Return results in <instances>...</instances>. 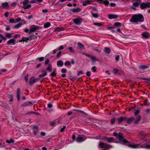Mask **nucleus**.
I'll list each match as a JSON object with an SVG mask.
<instances>
[{
  "mask_svg": "<svg viewBox=\"0 0 150 150\" xmlns=\"http://www.w3.org/2000/svg\"><path fill=\"white\" fill-rule=\"evenodd\" d=\"M148 67L147 66L145 65H140L139 67L140 69L144 70L148 68Z\"/></svg>",
  "mask_w": 150,
  "mask_h": 150,
  "instance_id": "nucleus-32",
  "label": "nucleus"
},
{
  "mask_svg": "<svg viewBox=\"0 0 150 150\" xmlns=\"http://www.w3.org/2000/svg\"><path fill=\"white\" fill-rule=\"evenodd\" d=\"M71 12L76 13L80 12L81 9L79 8H71L70 10Z\"/></svg>",
  "mask_w": 150,
  "mask_h": 150,
  "instance_id": "nucleus-16",
  "label": "nucleus"
},
{
  "mask_svg": "<svg viewBox=\"0 0 150 150\" xmlns=\"http://www.w3.org/2000/svg\"><path fill=\"white\" fill-rule=\"evenodd\" d=\"M141 117L140 116L138 117L136 119L135 122V123H137L140 120Z\"/></svg>",
  "mask_w": 150,
  "mask_h": 150,
  "instance_id": "nucleus-47",
  "label": "nucleus"
},
{
  "mask_svg": "<svg viewBox=\"0 0 150 150\" xmlns=\"http://www.w3.org/2000/svg\"><path fill=\"white\" fill-rule=\"evenodd\" d=\"M72 21L76 25H79L82 23L83 21L82 18L79 17L73 19Z\"/></svg>",
  "mask_w": 150,
  "mask_h": 150,
  "instance_id": "nucleus-8",
  "label": "nucleus"
},
{
  "mask_svg": "<svg viewBox=\"0 0 150 150\" xmlns=\"http://www.w3.org/2000/svg\"><path fill=\"white\" fill-rule=\"evenodd\" d=\"M30 33H32L36 30L40 29V27L35 25H32L30 28Z\"/></svg>",
  "mask_w": 150,
  "mask_h": 150,
  "instance_id": "nucleus-10",
  "label": "nucleus"
},
{
  "mask_svg": "<svg viewBox=\"0 0 150 150\" xmlns=\"http://www.w3.org/2000/svg\"><path fill=\"white\" fill-rule=\"evenodd\" d=\"M142 35L143 37L146 38H149L150 37V34L147 32H145L142 33Z\"/></svg>",
  "mask_w": 150,
  "mask_h": 150,
  "instance_id": "nucleus-14",
  "label": "nucleus"
},
{
  "mask_svg": "<svg viewBox=\"0 0 150 150\" xmlns=\"http://www.w3.org/2000/svg\"><path fill=\"white\" fill-rule=\"evenodd\" d=\"M28 74H27L25 77V79L26 82H28Z\"/></svg>",
  "mask_w": 150,
  "mask_h": 150,
  "instance_id": "nucleus-61",
  "label": "nucleus"
},
{
  "mask_svg": "<svg viewBox=\"0 0 150 150\" xmlns=\"http://www.w3.org/2000/svg\"><path fill=\"white\" fill-rule=\"evenodd\" d=\"M113 134L114 136L118 138V140L121 143L124 144H125L127 143L129 144L128 142L124 139L122 133L120 132L118 133L114 132Z\"/></svg>",
  "mask_w": 150,
  "mask_h": 150,
  "instance_id": "nucleus-4",
  "label": "nucleus"
},
{
  "mask_svg": "<svg viewBox=\"0 0 150 150\" xmlns=\"http://www.w3.org/2000/svg\"><path fill=\"white\" fill-rule=\"evenodd\" d=\"M9 22L11 23H16V21L13 18H11L9 20Z\"/></svg>",
  "mask_w": 150,
  "mask_h": 150,
  "instance_id": "nucleus-38",
  "label": "nucleus"
},
{
  "mask_svg": "<svg viewBox=\"0 0 150 150\" xmlns=\"http://www.w3.org/2000/svg\"><path fill=\"white\" fill-rule=\"evenodd\" d=\"M93 2L91 0H86L83 1L82 2V4L83 6H86L87 5L91 4Z\"/></svg>",
  "mask_w": 150,
  "mask_h": 150,
  "instance_id": "nucleus-15",
  "label": "nucleus"
},
{
  "mask_svg": "<svg viewBox=\"0 0 150 150\" xmlns=\"http://www.w3.org/2000/svg\"><path fill=\"white\" fill-rule=\"evenodd\" d=\"M33 133L34 135H36L38 132V127L37 126L34 125L33 128Z\"/></svg>",
  "mask_w": 150,
  "mask_h": 150,
  "instance_id": "nucleus-13",
  "label": "nucleus"
},
{
  "mask_svg": "<svg viewBox=\"0 0 150 150\" xmlns=\"http://www.w3.org/2000/svg\"><path fill=\"white\" fill-rule=\"evenodd\" d=\"M104 3L103 4L105 5H108L109 4V2L108 1H103Z\"/></svg>",
  "mask_w": 150,
  "mask_h": 150,
  "instance_id": "nucleus-57",
  "label": "nucleus"
},
{
  "mask_svg": "<svg viewBox=\"0 0 150 150\" xmlns=\"http://www.w3.org/2000/svg\"><path fill=\"white\" fill-rule=\"evenodd\" d=\"M78 45L80 48H83L84 47V46L82 43L80 42H78Z\"/></svg>",
  "mask_w": 150,
  "mask_h": 150,
  "instance_id": "nucleus-39",
  "label": "nucleus"
},
{
  "mask_svg": "<svg viewBox=\"0 0 150 150\" xmlns=\"http://www.w3.org/2000/svg\"><path fill=\"white\" fill-rule=\"evenodd\" d=\"M57 66L58 67H62L64 65L63 62L61 60L58 61L57 63Z\"/></svg>",
  "mask_w": 150,
  "mask_h": 150,
  "instance_id": "nucleus-20",
  "label": "nucleus"
},
{
  "mask_svg": "<svg viewBox=\"0 0 150 150\" xmlns=\"http://www.w3.org/2000/svg\"><path fill=\"white\" fill-rule=\"evenodd\" d=\"M38 80V79H35L34 77H32L29 80V84L30 86H32Z\"/></svg>",
  "mask_w": 150,
  "mask_h": 150,
  "instance_id": "nucleus-11",
  "label": "nucleus"
},
{
  "mask_svg": "<svg viewBox=\"0 0 150 150\" xmlns=\"http://www.w3.org/2000/svg\"><path fill=\"white\" fill-rule=\"evenodd\" d=\"M21 21L22 23V25L26 24L27 23L25 21L24 19H21Z\"/></svg>",
  "mask_w": 150,
  "mask_h": 150,
  "instance_id": "nucleus-59",
  "label": "nucleus"
},
{
  "mask_svg": "<svg viewBox=\"0 0 150 150\" xmlns=\"http://www.w3.org/2000/svg\"><path fill=\"white\" fill-rule=\"evenodd\" d=\"M22 25V23H19L18 24L16 25H15L14 26V28L16 29H18L21 27Z\"/></svg>",
  "mask_w": 150,
  "mask_h": 150,
  "instance_id": "nucleus-34",
  "label": "nucleus"
},
{
  "mask_svg": "<svg viewBox=\"0 0 150 150\" xmlns=\"http://www.w3.org/2000/svg\"><path fill=\"white\" fill-rule=\"evenodd\" d=\"M118 71V70L117 69H114L112 71V72L114 74L117 73Z\"/></svg>",
  "mask_w": 150,
  "mask_h": 150,
  "instance_id": "nucleus-45",
  "label": "nucleus"
},
{
  "mask_svg": "<svg viewBox=\"0 0 150 150\" xmlns=\"http://www.w3.org/2000/svg\"><path fill=\"white\" fill-rule=\"evenodd\" d=\"M66 127L65 126H63V127L60 130V131L61 132H63L64 130V129L66 128Z\"/></svg>",
  "mask_w": 150,
  "mask_h": 150,
  "instance_id": "nucleus-60",
  "label": "nucleus"
},
{
  "mask_svg": "<svg viewBox=\"0 0 150 150\" xmlns=\"http://www.w3.org/2000/svg\"><path fill=\"white\" fill-rule=\"evenodd\" d=\"M5 143H2L1 140H0V148H2L5 147Z\"/></svg>",
  "mask_w": 150,
  "mask_h": 150,
  "instance_id": "nucleus-36",
  "label": "nucleus"
},
{
  "mask_svg": "<svg viewBox=\"0 0 150 150\" xmlns=\"http://www.w3.org/2000/svg\"><path fill=\"white\" fill-rule=\"evenodd\" d=\"M116 119L115 117H113L110 120L111 124L112 125H113L114 124L115 121Z\"/></svg>",
  "mask_w": 150,
  "mask_h": 150,
  "instance_id": "nucleus-37",
  "label": "nucleus"
},
{
  "mask_svg": "<svg viewBox=\"0 0 150 150\" xmlns=\"http://www.w3.org/2000/svg\"><path fill=\"white\" fill-rule=\"evenodd\" d=\"M0 38L3 40H6V38L4 37L0 33Z\"/></svg>",
  "mask_w": 150,
  "mask_h": 150,
  "instance_id": "nucleus-52",
  "label": "nucleus"
},
{
  "mask_svg": "<svg viewBox=\"0 0 150 150\" xmlns=\"http://www.w3.org/2000/svg\"><path fill=\"white\" fill-rule=\"evenodd\" d=\"M75 111H77V112H81V113H83V114H84V115H86V113L84 111H83L82 110H75Z\"/></svg>",
  "mask_w": 150,
  "mask_h": 150,
  "instance_id": "nucleus-48",
  "label": "nucleus"
},
{
  "mask_svg": "<svg viewBox=\"0 0 150 150\" xmlns=\"http://www.w3.org/2000/svg\"><path fill=\"white\" fill-rule=\"evenodd\" d=\"M6 30L8 31L10 30L11 28L9 26L6 25Z\"/></svg>",
  "mask_w": 150,
  "mask_h": 150,
  "instance_id": "nucleus-58",
  "label": "nucleus"
},
{
  "mask_svg": "<svg viewBox=\"0 0 150 150\" xmlns=\"http://www.w3.org/2000/svg\"><path fill=\"white\" fill-rule=\"evenodd\" d=\"M16 40L14 38H12L9 40L7 42V43L8 45H11L13 44V45L15 44Z\"/></svg>",
  "mask_w": 150,
  "mask_h": 150,
  "instance_id": "nucleus-18",
  "label": "nucleus"
},
{
  "mask_svg": "<svg viewBox=\"0 0 150 150\" xmlns=\"http://www.w3.org/2000/svg\"><path fill=\"white\" fill-rule=\"evenodd\" d=\"M142 135L141 136L140 138L142 140L146 143L143 144L141 142H139L137 144H128V147L133 149H139L141 148H145L146 149H150V136L146 135L144 133H142Z\"/></svg>",
  "mask_w": 150,
  "mask_h": 150,
  "instance_id": "nucleus-1",
  "label": "nucleus"
},
{
  "mask_svg": "<svg viewBox=\"0 0 150 150\" xmlns=\"http://www.w3.org/2000/svg\"><path fill=\"white\" fill-rule=\"evenodd\" d=\"M6 36L8 38H10L11 37V34L10 33H7L6 34Z\"/></svg>",
  "mask_w": 150,
  "mask_h": 150,
  "instance_id": "nucleus-42",
  "label": "nucleus"
},
{
  "mask_svg": "<svg viewBox=\"0 0 150 150\" xmlns=\"http://www.w3.org/2000/svg\"><path fill=\"white\" fill-rule=\"evenodd\" d=\"M20 36V35L19 34H16L13 37L14 38V39H16L17 38H19Z\"/></svg>",
  "mask_w": 150,
  "mask_h": 150,
  "instance_id": "nucleus-62",
  "label": "nucleus"
},
{
  "mask_svg": "<svg viewBox=\"0 0 150 150\" xmlns=\"http://www.w3.org/2000/svg\"><path fill=\"white\" fill-rule=\"evenodd\" d=\"M57 31H63L64 30V28L62 27L57 28L56 29Z\"/></svg>",
  "mask_w": 150,
  "mask_h": 150,
  "instance_id": "nucleus-41",
  "label": "nucleus"
},
{
  "mask_svg": "<svg viewBox=\"0 0 150 150\" xmlns=\"http://www.w3.org/2000/svg\"><path fill=\"white\" fill-rule=\"evenodd\" d=\"M91 69L94 72H96V67L95 66L93 67H92Z\"/></svg>",
  "mask_w": 150,
  "mask_h": 150,
  "instance_id": "nucleus-64",
  "label": "nucleus"
},
{
  "mask_svg": "<svg viewBox=\"0 0 150 150\" xmlns=\"http://www.w3.org/2000/svg\"><path fill=\"white\" fill-rule=\"evenodd\" d=\"M134 118L132 117L129 118V119L127 118V120L125 121H127V123L130 124L134 120Z\"/></svg>",
  "mask_w": 150,
  "mask_h": 150,
  "instance_id": "nucleus-26",
  "label": "nucleus"
},
{
  "mask_svg": "<svg viewBox=\"0 0 150 150\" xmlns=\"http://www.w3.org/2000/svg\"><path fill=\"white\" fill-rule=\"evenodd\" d=\"M110 49L108 47H105L104 48V52L108 54L110 53Z\"/></svg>",
  "mask_w": 150,
  "mask_h": 150,
  "instance_id": "nucleus-23",
  "label": "nucleus"
},
{
  "mask_svg": "<svg viewBox=\"0 0 150 150\" xmlns=\"http://www.w3.org/2000/svg\"><path fill=\"white\" fill-rule=\"evenodd\" d=\"M71 64V63L69 61H66L64 63V65L65 66H69Z\"/></svg>",
  "mask_w": 150,
  "mask_h": 150,
  "instance_id": "nucleus-44",
  "label": "nucleus"
},
{
  "mask_svg": "<svg viewBox=\"0 0 150 150\" xmlns=\"http://www.w3.org/2000/svg\"><path fill=\"white\" fill-rule=\"evenodd\" d=\"M140 8L142 9H144L150 7V3L147 2L146 3H142L140 4Z\"/></svg>",
  "mask_w": 150,
  "mask_h": 150,
  "instance_id": "nucleus-9",
  "label": "nucleus"
},
{
  "mask_svg": "<svg viewBox=\"0 0 150 150\" xmlns=\"http://www.w3.org/2000/svg\"><path fill=\"white\" fill-rule=\"evenodd\" d=\"M69 49L71 53H74V50L72 47H69Z\"/></svg>",
  "mask_w": 150,
  "mask_h": 150,
  "instance_id": "nucleus-49",
  "label": "nucleus"
},
{
  "mask_svg": "<svg viewBox=\"0 0 150 150\" xmlns=\"http://www.w3.org/2000/svg\"><path fill=\"white\" fill-rule=\"evenodd\" d=\"M29 105V103L28 102H25L22 104H21V107H25L27 106L28 105Z\"/></svg>",
  "mask_w": 150,
  "mask_h": 150,
  "instance_id": "nucleus-35",
  "label": "nucleus"
},
{
  "mask_svg": "<svg viewBox=\"0 0 150 150\" xmlns=\"http://www.w3.org/2000/svg\"><path fill=\"white\" fill-rule=\"evenodd\" d=\"M144 18L142 14L139 13L135 14L132 16L130 19L129 21L133 23L137 24L144 21Z\"/></svg>",
  "mask_w": 150,
  "mask_h": 150,
  "instance_id": "nucleus-2",
  "label": "nucleus"
},
{
  "mask_svg": "<svg viewBox=\"0 0 150 150\" xmlns=\"http://www.w3.org/2000/svg\"><path fill=\"white\" fill-rule=\"evenodd\" d=\"M83 54H84V55L86 56H87L89 58H91V57L93 56L91 54H88L87 53H83Z\"/></svg>",
  "mask_w": 150,
  "mask_h": 150,
  "instance_id": "nucleus-50",
  "label": "nucleus"
},
{
  "mask_svg": "<svg viewBox=\"0 0 150 150\" xmlns=\"http://www.w3.org/2000/svg\"><path fill=\"white\" fill-rule=\"evenodd\" d=\"M127 120V118L125 117H122L117 119V120L119 124H121L122 122L125 121Z\"/></svg>",
  "mask_w": 150,
  "mask_h": 150,
  "instance_id": "nucleus-12",
  "label": "nucleus"
},
{
  "mask_svg": "<svg viewBox=\"0 0 150 150\" xmlns=\"http://www.w3.org/2000/svg\"><path fill=\"white\" fill-rule=\"evenodd\" d=\"M6 142L8 144H13L14 143V140L12 139H11L10 140H7L6 141Z\"/></svg>",
  "mask_w": 150,
  "mask_h": 150,
  "instance_id": "nucleus-29",
  "label": "nucleus"
},
{
  "mask_svg": "<svg viewBox=\"0 0 150 150\" xmlns=\"http://www.w3.org/2000/svg\"><path fill=\"white\" fill-rule=\"evenodd\" d=\"M8 6V2H4L1 4V6L3 8H5Z\"/></svg>",
  "mask_w": 150,
  "mask_h": 150,
  "instance_id": "nucleus-31",
  "label": "nucleus"
},
{
  "mask_svg": "<svg viewBox=\"0 0 150 150\" xmlns=\"http://www.w3.org/2000/svg\"><path fill=\"white\" fill-rule=\"evenodd\" d=\"M108 18L110 19H115L118 17V16L117 15L113 14H110L108 16Z\"/></svg>",
  "mask_w": 150,
  "mask_h": 150,
  "instance_id": "nucleus-19",
  "label": "nucleus"
},
{
  "mask_svg": "<svg viewBox=\"0 0 150 150\" xmlns=\"http://www.w3.org/2000/svg\"><path fill=\"white\" fill-rule=\"evenodd\" d=\"M42 0H25L22 3L23 8L25 9H28L31 7L30 3H33L37 2H42Z\"/></svg>",
  "mask_w": 150,
  "mask_h": 150,
  "instance_id": "nucleus-3",
  "label": "nucleus"
},
{
  "mask_svg": "<svg viewBox=\"0 0 150 150\" xmlns=\"http://www.w3.org/2000/svg\"><path fill=\"white\" fill-rule=\"evenodd\" d=\"M41 72L42 73H43L40 74L39 75V77H43L47 75V73L46 71V70H45V69L42 70L41 71Z\"/></svg>",
  "mask_w": 150,
  "mask_h": 150,
  "instance_id": "nucleus-21",
  "label": "nucleus"
},
{
  "mask_svg": "<svg viewBox=\"0 0 150 150\" xmlns=\"http://www.w3.org/2000/svg\"><path fill=\"white\" fill-rule=\"evenodd\" d=\"M91 59H92V61L93 62H95L96 61H98L99 59H97L96 57L94 56H92L91 57Z\"/></svg>",
  "mask_w": 150,
  "mask_h": 150,
  "instance_id": "nucleus-33",
  "label": "nucleus"
},
{
  "mask_svg": "<svg viewBox=\"0 0 150 150\" xmlns=\"http://www.w3.org/2000/svg\"><path fill=\"white\" fill-rule=\"evenodd\" d=\"M91 75V72L90 71H88L86 72V75L88 76H90Z\"/></svg>",
  "mask_w": 150,
  "mask_h": 150,
  "instance_id": "nucleus-53",
  "label": "nucleus"
},
{
  "mask_svg": "<svg viewBox=\"0 0 150 150\" xmlns=\"http://www.w3.org/2000/svg\"><path fill=\"white\" fill-rule=\"evenodd\" d=\"M50 124L52 126H54L55 125H57L56 120L53 121H51L50 122Z\"/></svg>",
  "mask_w": 150,
  "mask_h": 150,
  "instance_id": "nucleus-27",
  "label": "nucleus"
},
{
  "mask_svg": "<svg viewBox=\"0 0 150 150\" xmlns=\"http://www.w3.org/2000/svg\"><path fill=\"white\" fill-rule=\"evenodd\" d=\"M21 92V89L20 88H18L17 91L16 95L17 97V100L19 101L20 100V94Z\"/></svg>",
  "mask_w": 150,
  "mask_h": 150,
  "instance_id": "nucleus-17",
  "label": "nucleus"
},
{
  "mask_svg": "<svg viewBox=\"0 0 150 150\" xmlns=\"http://www.w3.org/2000/svg\"><path fill=\"white\" fill-rule=\"evenodd\" d=\"M99 147L100 148H106L110 149L112 147V146L110 145H108L106 144L103 142L99 143Z\"/></svg>",
  "mask_w": 150,
  "mask_h": 150,
  "instance_id": "nucleus-7",
  "label": "nucleus"
},
{
  "mask_svg": "<svg viewBox=\"0 0 150 150\" xmlns=\"http://www.w3.org/2000/svg\"><path fill=\"white\" fill-rule=\"evenodd\" d=\"M55 70H54L50 74V75L52 76H56V73H55Z\"/></svg>",
  "mask_w": 150,
  "mask_h": 150,
  "instance_id": "nucleus-46",
  "label": "nucleus"
},
{
  "mask_svg": "<svg viewBox=\"0 0 150 150\" xmlns=\"http://www.w3.org/2000/svg\"><path fill=\"white\" fill-rule=\"evenodd\" d=\"M52 65L51 64H49L48 65V67L45 69V70H46V71H47L49 72H51L52 71Z\"/></svg>",
  "mask_w": 150,
  "mask_h": 150,
  "instance_id": "nucleus-22",
  "label": "nucleus"
},
{
  "mask_svg": "<svg viewBox=\"0 0 150 150\" xmlns=\"http://www.w3.org/2000/svg\"><path fill=\"white\" fill-rule=\"evenodd\" d=\"M21 18H17L16 20V23H17L20 21H21Z\"/></svg>",
  "mask_w": 150,
  "mask_h": 150,
  "instance_id": "nucleus-54",
  "label": "nucleus"
},
{
  "mask_svg": "<svg viewBox=\"0 0 150 150\" xmlns=\"http://www.w3.org/2000/svg\"><path fill=\"white\" fill-rule=\"evenodd\" d=\"M61 52L59 51L57 54V57L58 58L61 57Z\"/></svg>",
  "mask_w": 150,
  "mask_h": 150,
  "instance_id": "nucleus-55",
  "label": "nucleus"
},
{
  "mask_svg": "<svg viewBox=\"0 0 150 150\" xmlns=\"http://www.w3.org/2000/svg\"><path fill=\"white\" fill-rule=\"evenodd\" d=\"M114 25H115L116 26H121L122 25V24L119 22H116L114 23Z\"/></svg>",
  "mask_w": 150,
  "mask_h": 150,
  "instance_id": "nucleus-43",
  "label": "nucleus"
},
{
  "mask_svg": "<svg viewBox=\"0 0 150 150\" xmlns=\"http://www.w3.org/2000/svg\"><path fill=\"white\" fill-rule=\"evenodd\" d=\"M83 54H84V55L86 56H87L89 58H91V57L93 56L91 54H88L87 53H83Z\"/></svg>",
  "mask_w": 150,
  "mask_h": 150,
  "instance_id": "nucleus-51",
  "label": "nucleus"
},
{
  "mask_svg": "<svg viewBox=\"0 0 150 150\" xmlns=\"http://www.w3.org/2000/svg\"><path fill=\"white\" fill-rule=\"evenodd\" d=\"M86 137L84 135H79L76 138V141L78 142H81L86 140Z\"/></svg>",
  "mask_w": 150,
  "mask_h": 150,
  "instance_id": "nucleus-6",
  "label": "nucleus"
},
{
  "mask_svg": "<svg viewBox=\"0 0 150 150\" xmlns=\"http://www.w3.org/2000/svg\"><path fill=\"white\" fill-rule=\"evenodd\" d=\"M139 4L138 2L134 3L133 4L132 8L134 10H135L136 9V7H137L139 6Z\"/></svg>",
  "mask_w": 150,
  "mask_h": 150,
  "instance_id": "nucleus-25",
  "label": "nucleus"
},
{
  "mask_svg": "<svg viewBox=\"0 0 150 150\" xmlns=\"http://www.w3.org/2000/svg\"><path fill=\"white\" fill-rule=\"evenodd\" d=\"M37 59H39L40 61L41 62L44 59V58L43 57H42L37 58Z\"/></svg>",
  "mask_w": 150,
  "mask_h": 150,
  "instance_id": "nucleus-63",
  "label": "nucleus"
},
{
  "mask_svg": "<svg viewBox=\"0 0 150 150\" xmlns=\"http://www.w3.org/2000/svg\"><path fill=\"white\" fill-rule=\"evenodd\" d=\"M92 16L94 18H96L98 17L99 14L98 13H94L92 11L91 12Z\"/></svg>",
  "mask_w": 150,
  "mask_h": 150,
  "instance_id": "nucleus-28",
  "label": "nucleus"
},
{
  "mask_svg": "<svg viewBox=\"0 0 150 150\" xmlns=\"http://www.w3.org/2000/svg\"><path fill=\"white\" fill-rule=\"evenodd\" d=\"M24 31H25V32L26 33H28V34H31V33H30V28H29V29H28V28H26L24 30Z\"/></svg>",
  "mask_w": 150,
  "mask_h": 150,
  "instance_id": "nucleus-40",
  "label": "nucleus"
},
{
  "mask_svg": "<svg viewBox=\"0 0 150 150\" xmlns=\"http://www.w3.org/2000/svg\"><path fill=\"white\" fill-rule=\"evenodd\" d=\"M57 124H62L64 122V120L61 118H59L56 119Z\"/></svg>",
  "mask_w": 150,
  "mask_h": 150,
  "instance_id": "nucleus-24",
  "label": "nucleus"
},
{
  "mask_svg": "<svg viewBox=\"0 0 150 150\" xmlns=\"http://www.w3.org/2000/svg\"><path fill=\"white\" fill-rule=\"evenodd\" d=\"M97 2L101 4H103L104 3L103 1L102 0H98Z\"/></svg>",
  "mask_w": 150,
  "mask_h": 150,
  "instance_id": "nucleus-56",
  "label": "nucleus"
},
{
  "mask_svg": "<svg viewBox=\"0 0 150 150\" xmlns=\"http://www.w3.org/2000/svg\"><path fill=\"white\" fill-rule=\"evenodd\" d=\"M51 25V24L50 22H47L45 23L44 25V27L45 28H47L49 27Z\"/></svg>",
  "mask_w": 150,
  "mask_h": 150,
  "instance_id": "nucleus-30",
  "label": "nucleus"
},
{
  "mask_svg": "<svg viewBox=\"0 0 150 150\" xmlns=\"http://www.w3.org/2000/svg\"><path fill=\"white\" fill-rule=\"evenodd\" d=\"M94 138L96 139H102L105 142H108L109 143L114 142V140H113L112 138L105 136H98L96 137H95Z\"/></svg>",
  "mask_w": 150,
  "mask_h": 150,
  "instance_id": "nucleus-5",
  "label": "nucleus"
}]
</instances>
